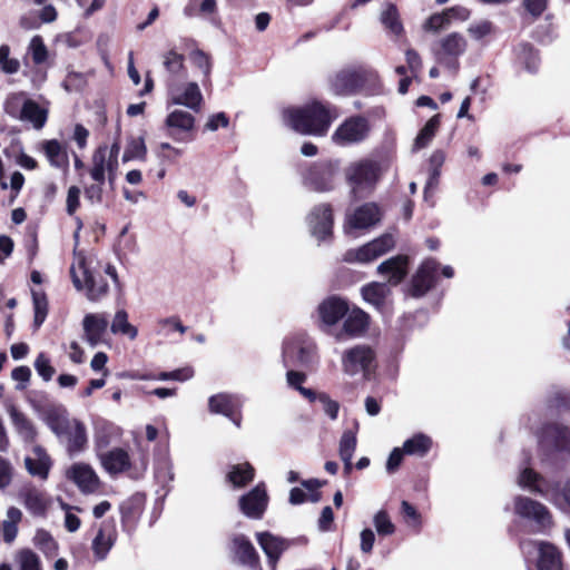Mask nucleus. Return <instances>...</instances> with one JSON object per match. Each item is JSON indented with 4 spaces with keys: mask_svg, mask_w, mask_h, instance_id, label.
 <instances>
[{
    "mask_svg": "<svg viewBox=\"0 0 570 570\" xmlns=\"http://www.w3.org/2000/svg\"><path fill=\"white\" fill-rule=\"evenodd\" d=\"M337 117V109L330 104L313 100L301 107L284 110L283 118L294 131L314 137L325 136Z\"/></svg>",
    "mask_w": 570,
    "mask_h": 570,
    "instance_id": "nucleus-1",
    "label": "nucleus"
},
{
    "mask_svg": "<svg viewBox=\"0 0 570 570\" xmlns=\"http://www.w3.org/2000/svg\"><path fill=\"white\" fill-rule=\"evenodd\" d=\"M379 85V75L363 66L343 68L328 79L330 90L336 96L372 92Z\"/></svg>",
    "mask_w": 570,
    "mask_h": 570,
    "instance_id": "nucleus-2",
    "label": "nucleus"
},
{
    "mask_svg": "<svg viewBox=\"0 0 570 570\" xmlns=\"http://www.w3.org/2000/svg\"><path fill=\"white\" fill-rule=\"evenodd\" d=\"M78 269L81 271L82 277L77 274L75 266L70 268L73 286L78 291H85L90 302H99L108 295L109 284L106 277L100 271L90 268L85 257L79 258Z\"/></svg>",
    "mask_w": 570,
    "mask_h": 570,
    "instance_id": "nucleus-3",
    "label": "nucleus"
},
{
    "mask_svg": "<svg viewBox=\"0 0 570 570\" xmlns=\"http://www.w3.org/2000/svg\"><path fill=\"white\" fill-rule=\"evenodd\" d=\"M381 173L380 163L371 159L352 163L344 170L345 179L354 195L363 188L373 187L380 179Z\"/></svg>",
    "mask_w": 570,
    "mask_h": 570,
    "instance_id": "nucleus-4",
    "label": "nucleus"
},
{
    "mask_svg": "<svg viewBox=\"0 0 570 570\" xmlns=\"http://www.w3.org/2000/svg\"><path fill=\"white\" fill-rule=\"evenodd\" d=\"M394 247V237L391 234H383L357 248L347 249L343 255V261L346 263L367 264L385 255Z\"/></svg>",
    "mask_w": 570,
    "mask_h": 570,
    "instance_id": "nucleus-5",
    "label": "nucleus"
},
{
    "mask_svg": "<svg viewBox=\"0 0 570 570\" xmlns=\"http://www.w3.org/2000/svg\"><path fill=\"white\" fill-rule=\"evenodd\" d=\"M340 160L326 159L314 163L305 175L306 184L317 193L331 191L340 173Z\"/></svg>",
    "mask_w": 570,
    "mask_h": 570,
    "instance_id": "nucleus-6",
    "label": "nucleus"
},
{
    "mask_svg": "<svg viewBox=\"0 0 570 570\" xmlns=\"http://www.w3.org/2000/svg\"><path fill=\"white\" fill-rule=\"evenodd\" d=\"M375 357V352L371 346L365 344L355 345L342 355L343 372L350 376L362 373L363 377L368 380L370 368Z\"/></svg>",
    "mask_w": 570,
    "mask_h": 570,
    "instance_id": "nucleus-7",
    "label": "nucleus"
},
{
    "mask_svg": "<svg viewBox=\"0 0 570 570\" xmlns=\"http://www.w3.org/2000/svg\"><path fill=\"white\" fill-rule=\"evenodd\" d=\"M440 263L434 258L424 259L413 274L407 293L411 297L421 298L433 289L438 283Z\"/></svg>",
    "mask_w": 570,
    "mask_h": 570,
    "instance_id": "nucleus-8",
    "label": "nucleus"
},
{
    "mask_svg": "<svg viewBox=\"0 0 570 570\" xmlns=\"http://www.w3.org/2000/svg\"><path fill=\"white\" fill-rule=\"evenodd\" d=\"M311 234L318 242H330L333 238L334 212L330 203L315 205L306 217Z\"/></svg>",
    "mask_w": 570,
    "mask_h": 570,
    "instance_id": "nucleus-9",
    "label": "nucleus"
},
{
    "mask_svg": "<svg viewBox=\"0 0 570 570\" xmlns=\"http://www.w3.org/2000/svg\"><path fill=\"white\" fill-rule=\"evenodd\" d=\"M371 131L370 120L362 115L347 117L334 131V142H361L368 137Z\"/></svg>",
    "mask_w": 570,
    "mask_h": 570,
    "instance_id": "nucleus-10",
    "label": "nucleus"
},
{
    "mask_svg": "<svg viewBox=\"0 0 570 570\" xmlns=\"http://www.w3.org/2000/svg\"><path fill=\"white\" fill-rule=\"evenodd\" d=\"M268 501L266 485L264 482H259L238 499V507L247 518L259 520L267 509Z\"/></svg>",
    "mask_w": 570,
    "mask_h": 570,
    "instance_id": "nucleus-11",
    "label": "nucleus"
},
{
    "mask_svg": "<svg viewBox=\"0 0 570 570\" xmlns=\"http://www.w3.org/2000/svg\"><path fill=\"white\" fill-rule=\"evenodd\" d=\"M147 498L144 493L136 492L127 500L120 503V522L121 529L127 534L131 535L139 523L144 513Z\"/></svg>",
    "mask_w": 570,
    "mask_h": 570,
    "instance_id": "nucleus-12",
    "label": "nucleus"
},
{
    "mask_svg": "<svg viewBox=\"0 0 570 570\" xmlns=\"http://www.w3.org/2000/svg\"><path fill=\"white\" fill-rule=\"evenodd\" d=\"M514 512L523 519L533 520L542 528L552 524V515L548 508L529 497L518 495L514 499Z\"/></svg>",
    "mask_w": 570,
    "mask_h": 570,
    "instance_id": "nucleus-13",
    "label": "nucleus"
},
{
    "mask_svg": "<svg viewBox=\"0 0 570 570\" xmlns=\"http://www.w3.org/2000/svg\"><path fill=\"white\" fill-rule=\"evenodd\" d=\"M117 538L118 532L115 520L112 518L104 520L91 543L95 559L98 561L105 560L115 546Z\"/></svg>",
    "mask_w": 570,
    "mask_h": 570,
    "instance_id": "nucleus-14",
    "label": "nucleus"
},
{
    "mask_svg": "<svg viewBox=\"0 0 570 570\" xmlns=\"http://www.w3.org/2000/svg\"><path fill=\"white\" fill-rule=\"evenodd\" d=\"M410 257L405 254H399L382 262L376 272L387 277V284L391 286L400 285L409 275Z\"/></svg>",
    "mask_w": 570,
    "mask_h": 570,
    "instance_id": "nucleus-15",
    "label": "nucleus"
},
{
    "mask_svg": "<svg viewBox=\"0 0 570 570\" xmlns=\"http://www.w3.org/2000/svg\"><path fill=\"white\" fill-rule=\"evenodd\" d=\"M348 311L347 301L337 295L326 297L317 307L321 322L327 326L336 325L347 315Z\"/></svg>",
    "mask_w": 570,
    "mask_h": 570,
    "instance_id": "nucleus-16",
    "label": "nucleus"
},
{
    "mask_svg": "<svg viewBox=\"0 0 570 570\" xmlns=\"http://www.w3.org/2000/svg\"><path fill=\"white\" fill-rule=\"evenodd\" d=\"M67 478L85 494L95 493L100 485L98 475L94 469L86 463L72 464L67 471Z\"/></svg>",
    "mask_w": 570,
    "mask_h": 570,
    "instance_id": "nucleus-17",
    "label": "nucleus"
},
{
    "mask_svg": "<svg viewBox=\"0 0 570 570\" xmlns=\"http://www.w3.org/2000/svg\"><path fill=\"white\" fill-rule=\"evenodd\" d=\"M256 539L264 553L266 554L269 564L275 569L281 556L291 547V541L268 531L257 532Z\"/></svg>",
    "mask_w": 570,
    "mask_h": 570,
    "instance_id": "nucleus-18",
    "label": "nucleus"
},
{
    "mask_svg": "<svg viewBox=\"0 0 570 570\" xmlns=\"http://www.w3.org/2000/svg\"><path fill=\"white\" fill-rule=\"evenodd\" d=\"M381 220L380 207L374 203H366L357 207L347 218L345 228L365 229Z\"/></svg>",
    "mask_w": 570,
    "mask_h": 570,
    "instance_id": "nucleus-19",
    "label": "nucleus"
},
{
    "mask_svg": "<svg viewBox=\"0 0 570 570\" xmlns=\"http://www.w3.org/2000/svg\"><path fill=\"white\" fill-rule=\"evenodd\" d=\"M542 439L556 451H567L570 448V429L558 422L547 423L542 426Z\"/></svg>",
    "mask_w": 570,
    "mask_h": 570,
    "instance_id": "nucleus-20",
    "label": "nucleus"
},
{
    "mask_svg": "<svg viewBox=\"0 0 570 570\" xmlns=\"http://www.w3.org/2000/svg\"><path fill=\"white\" fill-rule=\"evenodd\" d=\"M371 317L360 307H353L344 317L342 331L348 337H360L364 335L370 327Z\"/></svg>",
    "mask_w": 570,
    "mask_h": 570,
    "instance_id": "nucleus-21",
    "label": "nucleus"
},
{
    "mask_svg": "<svg viewBox=\"0 0 570 570\" xmlns=\"http://www.w3.org/2000/svg\"><path fill=\"white\" fill-rule=\"evenodd\" d=\"M256 475L254 465L249 462L232 464L225 475V480L235 489H242L250 484Z\"/></svg>",
    "mask_w": 570,
    "mask_h": 570,
    "instance_id": "nucleus-22",
    "label": "nucleus"
},
{
    "mask_svg": "<svg viewBox=\"0 0 570 570\" xmlns=\"http://www.w3.org/2000/svg\"><path fill=\"white\" fill-rule=\"evenodd\" d=\"M515 62L529 73H537L540 67V52L530 42H521L515 48Z\"/></svg>",
    "mask_w": 570,
    "mask_h": 570,
    "instance_id": "nucleus-23",
    "label": "nucleus"
},
{
    "mask_svg": "<svg viewBox=\"0 0 570 570\" xmlns=\"http://www.w3.org/2000/svg\"><path fill=\"white\" fill-rule=\"evenodd\" d=\"M82 325L86 341L91 346H96L101 343L102 336L105 335L108 327V321L105 316L98 314H88L85 316Z\"/></svg>",
    "mask_w": 570,
    "mask_h": 570,
    "instance_id": "nucleus-24",
    "label": "nucleus"
},
{
    "mask_svg": "<svg viewBox=\"0 0 570 570\" xmlns=\"http://www.w3.org/2000/svg\"><path fill=\"white\" fill-rule=\"evenodd\" d=\"M101 464L110 474H118L130 469L131 461L128 452L116 448L101 455Z\"/></svg>",
    "mask_w": 570,
    "mask_h": 570,
    "instance_id": "nucleus-25",
    "label": "nucleus"
},
{
    "mask_svg": "<svg viewBox=\"0 0 570 570\" xmlns=\"http://www.w3.org/2000/svg\"><path fill=\"white\" fill-rule=\"evenodd\" d=\"M33 453L36 458L24 459L26 468L31 475L46 480L51 468V459L40 445L33 446Z\"/></svg>",
    "mask_w": 570,
    "mask_h": 570,
    "instance_id": "nucleus-26",
    "label": "nucleus"
},
{
    "mask_svg": "<svg viewBox=\"0 0 570 570\" xmlns=\"http://www.w3.org/2000/svg\"><path fill=\"white\" fill-rule=\"evenodd\" d=\"M208 407L210 412L222 414L239 425L240 414L234 400L227 394H216L209 397Z\"/></svg>",
    "mask_w": 570,
    "mask_h": 570,
    "instance_id": "nucleus-27",
    "label": "nucleus"
},
{
    "mask_svg": "<svg viewBox=\"0 0 570 570\" xmlns=\"http://www.w3.org/2000/svg\"><path fill=\"white\" fill-rule=\"evenodd\" d=\"M235 553L239 563L256 569L261 564L259 556L248 538L240 534L234 539Z\"/></svg>",
    "mask_w": 570,
    "mask_h": 570,
    "instance_id": "nucleus-28",
    "label": "nucleus"
},
{
    "mask_svg": "<svg viewBox=\"0 0 570 570\" xmlns=\"http://www.w3.org/2000/svg\"><path fill=\"white\" fill-rule=\"evenodd\" d=\"M538 570H562V554L560 550L550 542L539 544Z\"/></svg>",
    "mask_w": 570,
    "mask_h": 570,
    "instance_id": "nucleus-29",
    "label": "nucleus"
},
{
    "mask_svg": "<svg viewBox=\"0 0 570 570\" xmlns=\"http://www.w3.org/2000/svg\"><path fill=\"white\" fill-rule=\"evenodd\" d=\"M13 426L24 443L35 444L38 438V431L35 423L17 409L10 411Z\"/></svg>",
    "mask_w": 570,
    "mask_h": 570,
    "instance_id": "nucleus-30",
    "label": "nucleus"
},
{
    "mask_svg": "<svg viewBox=\"0 0 570 570\" xmlns=\"http://www.w3.org/2000/svg\"><path fill=\"white\" fill-rule=\"evenodd\" d=\"M21 498L26 509L35 517H45L50 505V500L46 494L36 488L27 489L21 492Z\"/></svg>",
    "mask_w": 570,
    "mask_h": 570,
    "instance_id": "nucleus-31",
    "label": "nucleus"
},
{
    "mask_svg": "<svg viewBox=\"0 0 570 570\" xmlns=\"http://www.w3.org/2000/svg\"><path fill=\"white\" fill-rule=\"evenodd\" d=\"M361 293L365 302L382 311L391 291L385 283L371 282L362 287Z\"/></svg>",
    "mask_w": 570,
    "mask_h": 570,
    "instance_id": "nucleus-32",
    "label": "nucleus"
},
{
    "mask_svg": "<svg viewBox=\"0 0 570 570\" xmlns=\"http://www.w3.org/2000/svg\"><path fill=\"white\" fill-rule=\"evenodd\" d=\"M19 118L31 122L36 129H41L47 121L48 111L37 101L28 98L21 105Z\"/></svg>",
    "mask_w": 570,
    "mask_h": 570,
    "instance_id": "nucleus-33",
    "label": "nucleus"
},
{
    "mask_svg": "<svg viewBox=\"0 0 570 570\" xmlns=\"http://www.w3.org/2000/svg\"><path fill=\"white\" fill-rule=\"evenodd\" d=\"M63 436L67 438V451L70 455L80 453L87 448V429L85 424L77 419H73V425Z\"/></svg>",
    "mask_w": 570,
    "mask_h": 570,
    "instance_id": "nucleus-34",
    "label": "nucleus"
},
{
    "mask_svg": "<svg viewBox=\"0 0 570 570\" xmlns=\"http://www.w3.org/2000/svg\"><path fill=\"white\" fill-rule=\"evenodd\" d=\"M406 455L424 458L433 448V440L422 432L413 434L403 443Z\"/></svg>",
    "mask_w": 570,
    "mask_h": 570,
    "instance_id": "nucleus-35",
    "label": "nucleus"
},
{
    "mask_svg": "<svg viewBox=\"0 0 570 570\" xmlns=\"http://www.w3.org/2000/svg\"><path fill=\"white\" fill-rule=\"evenodd\" d=\"M45 422L59 438L68 433L69 429L73 425V420H69L66 411H59L57 409L47 411Z\"/></svg>",
    "mask_w": 570,
    "mask_h": 570,
    "instance_id": "nucleus-36",
    "label": "nucleus"
},
{
    "mask_svg": "<svg viewBox=\"0 0 570 570\" xmlns=\"http://www.w3.org/2000/svg\"><path fill=\"white\" fill-rule=\"evenodd\" d=\"M203 100L199 86L194 81L187 82L183 94L174 99L175 104L186 106L195 111L200 109Z\"/></svg>",
    "mask_w": 570,
    "mask_h": 570,
    "instance_id": "nucleus-37",
    "label": "nucleus"
},
{
    "mask_svg": "<svg viewBox=\"0 0 570 570\" xmlns=\"http://www.w3.org/2000/svg\"><path fill=\"white\" fill-rule=\"evenodd\" d=\"M440 53L448 57L458 58L462 53H464L466 49V40L462 35L458 32H452L444 37L441 42Z\"/></svg>",
    "mask_w": 570,
    "mask_h": 570,
    "instance_id": "nucleus-38",
    "label": "nucleus"
},
{
    "mask_svg": "<svg viewBox=\"0 0 570 570\" xmlns=\"http://www.w3.org/2000/svg\"><path fill=\"white\" fill-rule=\"evenodd\" d=\"M381 22L384 28L395 37H400L404 32L397 7L394 3H389L386 9L382 12Z\"/></svg>",
    "mask_w": 570,
    "mask_h": 570,
    "instance_id": "nucleus-39",
    "label": "nucleus"
},
{
    "mask_svg": "<svg viewBox=\"0 0 570 570\" xmlns=\"http://www.w3.org/2000/svg\"><path fill=\"white\" fill-rule=\"evenodd\" d=\"M33 303V330L37 331L47 318L49 304L47 295L43 291H32Z\"/></svg>",
    "mask_w": 570,
    "mask_h": 570,
    "instance_id": "nucleus-40",
    "label": "nucleus"
},
{
    "mask_svg": "<svg viewBox=\"0 0 570 570\" xmlns=\"http://www.w3.org/2000/svg\"><path fill=\"white\" fill-rule=\"evenodd\" d=\"M107 145H99L92 157L90 176L96 183L105 184Z\"/></svg>",
    "mask_w": 570,
    "mask_h": 570,
    "instance_id": "nucleus-41",
    "label": "nucleus"
},
{
    "mask_svg": "<svg viewBox=\"0 0 570 570\" xmlns=\"http://www.w3.org/2000/svg\"><path fill=\"white\" fill-rule=\"evenodd\" d=\"M50 164L57 168H67L69 157L67 145H41Z\"/></svg>",
    "mask_w": 570,
    "mask_h": 570,
    "instance_id": "nucleus-42",
    "label": "nucleus"
},
{
    "mask_svg": "<svg viewBox=\"0 0 570 570\" xmlns=\"http://www.w3.org/2000/svg\"><path fill=\"white\" fill-rule=\"evenodd\" d=\"M190 60L195 67L202 70L204 78L202 83L204 87L210 85L212 59L210 56L200 49H195L190 53Z\"/></svg>",
    "mask_w": 570,
    "mask_h": 570,
    "instance_id": "nucleus-43",
    "label": "nucleus"
},
{
    "mask_svg": "<svg viewBox=\"0 0 570 570\" xmlns=\"http://www.w3.org/2000/svg\"><path fill=\"white\" fill-rule=\"evenodd\" d=\"M111 332L121 333L134 340L137 337V328L128 322V314L125 309L117 311L111 323Z\"/></svg>",
    "mask_w": 570,
    "mask_h": 570,
    "instance_id": "nucleus-44",
    "label": "nucleus"
},
{
    "mask_svg": "<svg viewBox=\"0 0 570 570\" xmlns=\"http://www.w3.org/2000/svg\"><path fill=\"white\" fill-rule=\"evenodd\" d=\"M35 546L42 551L47 557H53L58 551V543L52 538L49 531L39 529L33 538Z\"/></svg>",
    "mask_w": 570,
    "mask_h": 570,
    "instance_id": "nucleus-45",
    "label": "nucleus"
},
{
    "mask_svg": "<svg viewBox=\"0 0 570 570\" xmlns=\"http://www.w3.org/2000/svg\"><path fill=\"white\" fill-rule=\"evenodd\" d=\"M28 52L31 55V59L37 66L45 63L49 57L47 46L45 45L42 37L39 35L32 37L30 40Z\"/></svg>",
    "mask_w": 570,
    "mask_h": 570,
    "instance_id": "nucleus-46",
    "label": "nucleus"
},
{
    "mask_svg": "<svg viewBox=\"0 0 570 570\" xmlns=\"http://www.w3.org/2000/svg\"><path fill=\"white\" fill-rule=\"evenodd\" d=\"M166 124L169 127L190 130L194 127L195 118L187 111L174 110L167 116Z\"/></svg>",
    "mask_w": 570,
    "mask_h": 570,
    "instance_id": "nucleus-47",
    "label": "nucleus"
},
{
    "mask_svg": "<svg viewBox=\"0 0 570 570\" xmlns=\"http://www.w3.org/2000/svg\"><path fill=\"white\" fill-rule=\"evenodd\" d=\"M357 445L356 432L345 430L340 440V458L352 459Z\"/></svg>",
    "mask_w": 570,
    "mask_h": 570,
    "instance_id": "nucleus-48",
    "label": "nucleus"
},
{
    "mask_svg": "<svg viewBox=\"0 0 570 570\" xmlns=\"http://www.w3.org/2000/svg\"><path fill=\"white\" fill-rule=\"evenodd\" d=\"M373 523L379 535L386 537L394 534L396 528L386 510H380L373 518Z\"/></svg>",
    "mask_w": 570,
    "mask_h": 570,
    "instance_id": "nucleus-49",
    "label": "nucleus"
},
{
    "mask_svg": "<svg viewBox=\"0 0 570 570\" xmlns=\"http://www.w3.org/2000/svg\"><path fill=\"white\" fill-rule=\"evenodd\" d=\"M19 570H42L40 559L30 549H22L18 553Z\"/></svg>",
    "mask_w": 570,
    "mask_h": 570,
    "instance_id": "nucleus-50",
    "label": "nucleus"
},
{
    "mask_svg": "<svg viewBox=\"0 0 570 570\" xmlns=\"http://www.w3.org/2000/svg\"><path fill=\"white\" fill-rule=\"evenodd\" d=\"M33 365L39 376L46 382L50 381L56 373V368L51 365V361L45 352L38 354Z\"/></svg>",
    "mask_w": 570,
    "mask_h": 570,
    "instance_id": "nucleus-51",
    "label": "nucleus"
},
{
    "mask_svg": "<svg viewBox=\"0 0 570 570\" xmlns=\"http://www.w3.org/2000/svg\"><path fill=\"white\" fill-rule=\"evenodd\" d=\"M164 66L171 75H178L185 69V57L171 49L164 56Z\"/></svg>",
    "mask_w": 570,
    "mask_h": 570,
    "instance_id": "nucleus-52",
    "label": "nucleus"
},
{
    "mask_svg": "<svg viewBox=\"0 0 570 570\" xmlns=\"http://www.w3.org/2000/svg\"><path fill=\"white\" fill-rule=\"evenodd\" d=\"M548 406L558 411H570V391H554L548 399Z\"/></svg>",
    "mask_w": 570,
    "mask_h": 570,
    "instance_id": "nucleus-53",
    "label": "nucleus"
},
{
    "mask_svg": "<svg viewBox=\"0 0 570 570\" xmlns=\"http://www.w3.org/2000/svg\"><path fill=\"white\" fill-rule=\"evenodd\" d=\"M440 127L439 115L431 117L419 131L413 142H430Z\"/></svg>",
    "mask_w": 570,
    "mask_h": 570,
    "instance_id": "nucleus-54",
    "label": "nucleus"
},
{
    "mask_svg": "<svg viewBox=\"0 0 570 570\" xmlns=\"http://www.w3.org/2000/svg\"><path fill=\"white\" fill-rule=\"evenodd\" d=\"M401 514L404 522L412 527L421 524V514L417 509L406 500L401 502Z\"/></svg>",
    "mask_w": 570,
    "mask_h": 570,
    "instance_id": "nucleus-55",
    "label": "nucleus"
},
{
    "mask_svg": "<svg viewBox=\"0 0 570 570\" xmlns=\"http://www.w3.org/2000/svg\"><path fill=\"white\" fill-rule=\"evenodd\" d=\"M549 0H522V6L531 16V21L539 19L547 10Z\"/></svg>",
    "mask_w": 570,
    "mask_h": 570,
    "instance_id": "nucleus-56",
    "label": "nucleus"
},
{
    "mask_svg": "<svg viewBox=\"0 0 570 570\" xmlns=\"http://www.w3.org/2000/svg\"><path fill=\"white\" fill-rule=\"evenodd\" d=\"M541 479H542L541 474H539L531 468H525L520 473L519 483L522 487L530 488L533 492H541V490L537 485V482L540 481Z\"/></svg>",
    "mask_w": 570,
    "mask_h": 570,
    "instance_id": "nucleus-57",
    "label": "nucleus"
},
{
    "mask_svg": "<svg viewBox=\"0 0 570 570\" xmlns=\"http://www.w3.org/2000/svg\"><path fill=\"white\" fill-rule=\"evenodd\" d=\"M86 85V79L82 73L71 71L63 80V87L67 91H80Z\"/></svg>",
    "mask_w": 570,
    "mask_h": 570,
    "instance_id": "nucleus-58",
    "label": "nucleus"
},
{
    "mask_svg": "<svg viewBox=\"0 0 570 570\" xmlns=\"http://www.w3.org/2000/svg\"><path fill=\"white\" fill-rule=\"evenodd\" d=\"M320 402L323 404V410L331 420H336L340 411V403L332 400L325 392H320Z\"/></svg>",
    "mask_w": 570,
    "mask_h": 570,
    "instance_id": "nucleus-59",
    "label": "nucleus"
},
{
    "mask_svg": "<svg viewBox=\"0 0 570 570\" xmlns=\"http://www.w3.org/2000/svg\"><path fill=\"white\" fill-rule=\"evenodd\" d=\"M66 210L68 215L72 216L80 207V188L78 186H70L67 194Z\"/></svg>",
    "mask_w": 570,
    "mask_h": 570,
    "instance_id": "nucleus-60",
    "label": "nucleus"
},
{
    "mask_svg": "<svg viewBox=\"0 0 570 570\" xmlns=\"http://www.w3.org/2000/svg\"><path fill=\"white\" fill-rule=\"evenodd\" d=\"M228 125H229V117L227 116L226 112L220 111V112L212 115L208 118V120L205 125V129L215 131L218 128H226V127H228Z\"/></svg>",
    "mask_w": 570,
    "mask_h": 570,
    "instance_id": "nucleus-61",
    "label": "nucleus"
},
{
    "mask_svg": "<svg viewBox=\"0 0 570 570\" xmlns=\"http://www.w3.org/2000/svg\"><path fill=\"white\" fill-rule=\"evenodd\" d=\"M406 455L404 448H394L386 461V471L389 473L395 472L402 464L403 458Z\"/></svg>",
    "mask_w": 570,
    "mask_h": 570,
    "instance_id": "nucleus-62",
    "label": "nucleus"
},
{
    "mask_svg": "<svg viewBox=\"0 0 570 570\" xmlns=\"http://www.w3.org/2000/svg\"><path fill=\"white\" fill-rule=\"evenodd\" d=\"M449 24V19L445 10L441 13H433L424 23V28L431 31H439L444 26Z\"/></svg>",
    "mask_w": 570,
    "mask_h": 570,
    "instance_id": "nucleus-63",
    "label": "nucleus"
},
{
    "mask_svg": "<svg viewBox=\"0 0 570 570\" xmlns=\"http://www.w3.org/2000/svg\"><path fill=\"white\" fill-rule=\"evenodd\" d=\"M492 27L493 26L491 21L484 20L476 24L470 26L468 31L472 38L480 40L492 32Z\"/></svg>",
    "mask_w": 570,
    "mask_h": 570,
    "instance_id": "nucleus-64",
    "label": "nucleus"
}]
</instances>
